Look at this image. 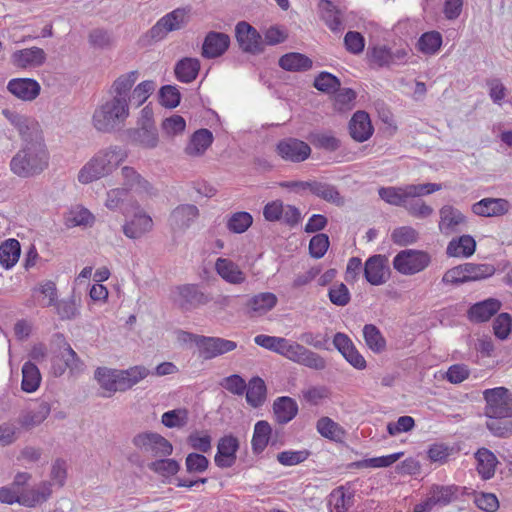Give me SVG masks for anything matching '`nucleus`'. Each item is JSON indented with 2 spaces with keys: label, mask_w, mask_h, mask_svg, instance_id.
Masks as SVG:
<instances>
[{
  "label": "nucleus",
  "mask_w": 512,
  "mask_h": 512,
  "mask_svg": "<svg viewBox=\"0 0 512 512\" xmlns=\"http://www.w3.org/2000/svg\"><path fill=\"white\" fill-rule=\"evenodd\" d=\"M438 183L407 184L403 186L381 187L379 197L389 205L402 207L410 215L425 219L433 214V208L421 199L423 196L440 191Z\"/></svg>",
  "instance_id": "1"
},
{
  "label": "nucleus",
  "mask_w": 512,
  "mask_h": 512,
  "mask_svg": "<svg viewBox=\"0 0 512 512\" xmlns=\"http://www.w3.org/2000/svg\"><path fill=\"white\" fill-rule=\"evenodd\" d=\"M23 141L24 146L12 158L10 167L14 174L28 177L43 171L48 166L49 156L42 134L36 126H33V131Z\"/></svg>",
  "instance_id": "2"
},
{
  "label": "nucleus",
  "mask_w": 512,
  "mask_h": 512,
  "mask_svg": "<svg viewBox=\"0 0 512 512\" xmlns=\"http://www.w3.org/2000/svg\"><path fill=\"white\" fill-rule=\"evenodd\" d=\"M127 158V152L119 147L98 151L79 171L78 180L88 184L111 174Z\"/></svg>",
  "instance_id": "3"
},
{
  "label": "nucleus",
  "mask_w": 512,
  "mask_h": 512,
  "mask_svg": "<svg viewBox=\"0 0 512 512\" xmlns=\"http://www.w3.org/2000/svg\"><path fill=\"white\" fill-rule=\"evenodd\" d=\"M129 116L128 102L124 97H112L101 104L93 114V126L101 132H110Z\"/></svg>",
  "instance_id": "4"
},
{
  "label": "nucleus",
  "mask_w": 512,
  "mask_h": 512,
  "mask_svg": "<svg viewBox=\"0 0 512 512\" xmlns=\"http://www.w3.org/2000/svg\"><path fill=\"white\" fill-rule=\"evenodd\" d=\"M277 354L299 365L314 370H324L326 360L320 354L309 350L304 345L282 337Z\"/></svg>",
  "instance_id": "5"
},
{
  "label": "nucleus",
  "mask_w": 512,
  "mask_h": 512,
  "mask_svg": "<svg viewBox=\"0 0 512 512\" xmlns=\"http://www.w3.org/2000/svg\"><path fill=\"white\" fill-rule=\"evenodd\" d=\"M484 415L487 418H512V392L503 386L483 391Z\"/></svg>",
  "instance_id": "6"
},
{
  "label": "nucleus",
  "mask_w": 512,
  "mask_h": 512,
  "mask_svg": "<svg viewBox=\"0 0 512 512\" xmlns=\"http://www.w3.org/2000/svg\"><path fill=\"white\" fill-rule=\"evenodd\" d=\"M171 300L181 311H192L209 302L198 284H182L171 290Z\"/></svg>",
  "instance_id": "7"
},
{
  "label": "nucleus",
  "mask_w": 512,
  "mask_h": 512,
  "mask_svg": "<svg viewBox=\"0 0 512 512\" xmlns=\"http://www.w3.org/2000/svg\"><path fill=\"white\" fill-rule=\"evenodd\" d=\"M133 445L142 453L153 458L169 457L173 453L172 444L156 432H141L132 439Z\"/></svg>",
  "instance_id": "8"
},
{
  "label": "nucleus",
  "mask_w": 512,
  "mask_h": 512,
  "mask_svg": "<svg viewBox=\"0 0 512 512\" xmlns=\"http://www.w3.org/2000/svg\"><path fill=\"white\" fill-rule=\"evenodd\" d=\"M431 258L428 253L407 249L399 252L393 259V267L403 275H413L423 271Z\"/></svg>",
  "instance_id": "9"
},
{
  "label": "nucleus",
  "mask_w": 512,
  "mask_h": 512,
  "mask_svg": "<svg viewBox=\"0 0 512 512\" xmlns=\"http://www.w3.org/2000/svg\"><path fill=\"white\" fill-rule=\"evenodd\" d=\"M237 343L215 336H204L200 339V346L197 352L198 358L202 360H212L224 354L234 351Z\"/></svg>",
  "instance_id": "10"
},
{
  "label": "nucleus",
  "mask_w": 512,
  "mask_h": 512,
  "mask_svg": "<svg viewBox=\"0 0 512 512\" xmlns=\"http://www.w3.org/2000/svg\"><path fill=\"white\" fill-rule=\"evenodd\" d=\"M408 56L406 49H397L392 51L385 45H375L369 47L367 59L372 67L382 68L404 62Z\"/></svg>",
  "instance_id": "11"
},
{
  "label": "nucleus",
  "mask_w": 512,
  "mask_h": 512,
  "mask_svg": "<svg viewBox=\"0 0 512 512\" xmlns=\"http://www.w3.org/2000/svg\"><path fill=\"white\" fill-rule=\"evenodd\" d=\"M240 448L239 439L233 434H226L219 438L214 463L220 469L231 468L237 460V452Z\"/></svg>",
  "instance_id": "12"
},
{
  "label": "nucleus",
  "mask_w": 512,
  "mask_h": 512,
  "mask_svg": "<svg viewBox=\"0 0 512 512\" xmlns=\"http://www.w3.org/2000/svg\"><path fill=\"white\" fill-rule=\"evenodd\" d=\"M363 274L371 285L379 286L386 283L390 276L388 257L381 254L370 256L364 264Z\"/></svg>",
  "instance_id": "13"
},
{
  "label": "nucleus",
  "mask_w": 512,
  "mask_h": 512,
  "mask_svg": "<svg viewBox=\"0 0 512 512\" xmlns=\"http://www.w3.org/2000/svg\"><path fill=\"white\" fill-rule=\"evenodd\" d=\"M276 153L284 161L300 163L310 157L311 148L302 140L286 138L277 143Z\"/></svg>",
  "instance_id": "14"
},
{
  "label": "nucleus",
  "mask_w": 512,
  "mask_h": 512,
  "mask_svg": "<svg viewBox=\"0 0 512 512\" xmlns=\"http://www.w3.org/2000/svg\"><path fill=\"white\" fill-rule=\"evenodd\" d=\"M236 39L245 52L259 54L264 50V42L260 33L249 23L241 21L235 28Z\"/></svg>",
  "instance_id": "15"
},
{
  "label": "nucleus",
  "mask_w": 512,
  "mask_h": 512,
  "mask_svg": "<svg viewBox=\"0 0 512 512\" xmlns=\"http://www.w3.org/2000/svg\"><path fill=\"white\" fill-rule=\"evenodd\" d=\"M189 10L177 8L166 14L151 28V36L161 39L169 32L182 28L188 19Z\"/></svg>",
  "instance_id": "16"
},
{
  "label": "nucleus",
  "mask_w": 512,
  "mask_h": 512,
  "mask_svg": "<svg viewBox=\"0 0 512 512\" xmlns=\"http://www.w3.org/2000/svg\"><path fill=\"white\" fill-rule=\"evenodd\" d=\"M151 372L144 366H133L126 370L115 369V392H124L145 379Z\"/></svg>",
  "instance_id": "17"
},
{
  "label": "nucleus",
  "mask_w": 512,
  "mask_h": 512,
  "mask_svg": "<svg viewBox=\"0 0 512 512\" xmlns=\"http://www.w3.org/2000/svg\"><path fill=\"white\" fill-rule=\"evenodd\" d=\"M501 302L496 298H488L473 304L467 311V318L473 323L489 321L501 309Z\"/></svg>",
  "instance_id": "18"
},
{
  "label": "nucleus",
  "mask_w": 512,
  "mask_h": 512,
  "mask_svg": "<svg viewBox=\"0 0 512 512\" xmlns=\"http://www.w3.org/2000/svg\"><path fill=\"white\" fill-rule=\"evenodd\" d=\"M374 132L369 114L365 111H357L349 122L350 136L357 142L368 140Z\"/></svg>",
  "instance_id": "19"
},
{
  "label": "nucleus",
  "mask_w": 512,
  "mask_h": 512,
  "mask_svg": "<svg viewBox=\"0 0 512 512\" xmlns=\"http://www.w3.org/2000/svg\"><path fill=\"white\" fill-rule=\"evenodd\" d=\"M8 91L24 101L34 100L40 93V85L30 78H15L8 82Z\"/></svg>",
  "instance_id": "20"
},
{
  "label": "nucleus",
  "mask_w": 512,
  "mask_h": 512,
  "mask_svg": "<svg viewBox=\"0 0 512 512\" xmlns=\"http://www.w3.org/2000/svg\"><path fill=\"white\" fill-rule=\"evenodd\" d=\"M272 408L274 419L280 425H285L292 421L299 411L297 402L289 396L276 398Z\"/></svg>",
  "instance_id": "21"
},
{
  "label": "nucleus",
  "mask_w": 512,
  "mask_h": 512,
  "mask_svg": "<svg viewBox=\"0 0 512 512\" xmlns=\"http://www.w3.org/2000/svg\"><path fill=\"white\" fill-rule=\"evenodd\" d=\"M510 204L502 198H484L473 204L472 211L476 215L493 217L501 216L509 211Z\"/></svg>",
  "instance_id": "22"
},
{
  "label": "nucleus",
  "mask_w": 512,
  "mask_h": 512,
  "mask_svg": "<svg viewBox=\"0 0 512 512\" xmlns=\"http://www.w3.org/2000/svg\"><path fill=\"white\" fill-rule=\"evenodd\" d=\"M230 44L228 35L220 32H210L205 37L202 55L206 58H216L225 53Z\"/></svg>",
  "instance_id": "23"
},
{
  "label": "nucleus",
  "mask_w": 512,
  "mask_h": 512,
  "mask_svg": "<svg viewBox=\"0 0 512 512\" xmlns=\"http://www.w3.org/2000/svg\"><path fill=\"white\" fill-rule=\"evenodd\" d=\"M52 495V484L42 481L37 486L22 491V506L33 508L46 502Z\"/></svg>",
  "instance_id": "24"
},
{
  "label": "nucleus",
  "mask_w": 512,
  "mask_h": 512,
  "mask_svg": "<svg viewBox=\"0 0 512 512\" xmlns=\"http://www.w3.org/2000/svg\"><path fill=\"white\" fill-rule=\"evenodd\" d=\"M12 63L19 68L37 67L44 63L45 53L38 47L18 50L12 54Z\"/></svg>",
  "instance_id": "25"
},
{
  "label": "nucleus",
  "mask_w": 512,
  "mask_h": 512,
  "mask_svg": "<svg viewBox=\"0 0 512 512\" xmlns=\"http://www.w3.org/2000/svg\"><path fill=\"white\" fill-rule=\"evenodd\" d=\"M277 296L271 292L254 295L247 302L250 316H261L272 310L277 304Z\"/></svg>",
  "instance_id": "26"
},
{
  "label": "nucleus",
  "mask_w": 512,
  "mask_h": 512,
  "mask_svg": "<svg viewBox=\"0 0 512 512\" xmlns=\"http://www.w3.org/2000/svg\"><path fill=\"white\" fill-rule=\"evenodd\" d=\"M33 304L40 307H50L56 304L57 288L53 281H46L32 289Z\"/></svg>",
  "instance_id": "27"
},
{
  "label": "nucleus",
  "mask_w": 512,
  "mask_h": 512,
  "mask_svg": "<svg viewBox=\"0 0 512 512\" xmlns=\"http://www.w3.org/2000/svg\"><path fill=\"white\" fill-rule=\"evenodd\" d=\"M213 142V134L208 129H200L194 132L189 143L185 147V153L191 157H198L205 153Z\"/></svg>",
  "instance_id": "28"
},
{
  "label": "nucleus",
  "mask_w": 512,
  "mask_h": 512,
  "mask_svg": "<svg viewBox=\"0 0 512 512\" xmlns=\"http://www.w3.org/2000/svg\"><path fill=\"white\" fill-rule=\"evenodd\" d=\"M477 462L476 469L484 480L492 478L495 474L498 459L495 454L487 448H479L475 452Z\"/></svg>",
  "instance_id": "29"
},
{
  "label": "nucleus",
  "mask_w": 512,
  "mask_h": 512,
  "mask_svg": "<svg viewBox=\"0 0 512 512\" xmlns=\"http://www.w3.org/2000/svg\"><path fill=\"white\" fill-rule=\"evenodd\" d=\"M50 412V403L41 400L35 408L21 414L19 417V424L24 428L38 426L49 416Z\"/></svg>",
  "instance_id": "30"
},
{
  "label": "nucleus",
  "mask_w": 512,
  "mask_h": 512,
  "mask_svg": "<svg viewBox=\"0 0 512 512\" xmlns=\"http://www.w3.org/2000/svg\"><path fill=\"white\" fill-rule=\"evenodd\" d=\"M319 10L322 20L331 31L338 32L344 29L343 15L331 1L321 0Z\"/></svg>",
  "instance_id": "31"
},
{
  "label": "nucleus",
  "mask_w": 512,
  "mask_h": 512,
  "mask_svg": "<svg viewBox=\"0 0 512 512\" xmlns=\"http://www.w3.org/2000/svg\"><path fill=\"white\" fill-rule=\"evenodd\" d=\"M217 273L231 284H241L245 281V274L239 266L227 258H218L215 263Z\"/></svg>",
  "instance_id": "32"
},
{
  "label": "nucleus",
  "mask_w": 512,
  "mask_h": 512,
  "mask_svg": "<svg viewBox=\"0 0 512 512\" xmlns=\"http://www.w3.org/2000/svg\"><path fill=\"white\" fill-rule=\"evenodd\" d=\"M476 242L470 235H462L458 238H453L446 248V253L450 257H463L468 258L474 254Z\"/></svg>",
  "instance_id": "33"
},
{
  "label": "nucleus",
  "mask_w": 512,
  "mask_h": 512,
  "mask_svg": "<svg viewBox=\"0 0 512 512\" xmlns=\"http://www.w3.org/2000/svg\"><path fill=\"white\" fill-rule=\"evenodd\" d=\"M200 70V62L196 58H183L175 65V77L182 83H191L194 81Z\"/></svg>",
  "instance_id": "34"
},
{
  "label": "nucleus",
  "mask_w": 512,
  "mask_h": 512,
  "mask_svg": "<svg viewBox=\"0 0 512 512\" xmlns=\"http://www.w3.org/2000/svg\"><path fill=\"white\" fill-rule=\"evenodd\" d=\"M272 434L271 425L260 420L254 425L253 436L251 440L252 451L255 455L261 454L268 446Z\"/></svg>",
  "instance_id": "35"
},
{
  "label": "nucleus",
  "mask_w": 512,
  "mask_h": 512,
  "mask_svg": "<svg viewBox=\"0 0 512 512\" xmlns=\"http://www.w3.org/2000/svg\"><path fill=\"white\" fill-rule=\"evenodd\" d=\"M21 247L18 240L11 238L0 245V264L5 269L12 268L19 260Z\"/></svg>",
  "instance_id": "36"
},
{
  "label": "nucleus",
  "mask_w": 512,
  "mask_h": 512,
  "mask_svg": "<svg viewBox=\"0 0 512 512\" xmlns=\"http://www.w3.org/2000/svg\"><path fill=\"white\" fill-rule=\"evenodd\" d=\"M41 380L39 368L31 361L25 362L22 366L21 389L26 393H33L40 387Z\"/></svg>",
  "instance_id": "37"
},
{
  "label": "nucleus",
  "mask_w": 512,
  "mask_h": 512,
  "mask_svg": "<svg viewBox=\"0 0 512 512\" xmlns=\"http://www.w3.org/2000/svg\"><path fill=\"white\" fill-rule=\"evenodd\" d=\"M147 467L155 474L166 479L175 476L181 468L180 463L177 460L168 457L157 458L156 460L148 463Z\"/></svg>",
  "instance_id": "38"
},
{
  "label": "nucleus",
  "mask_w": 512,
  "mask_h": 512,
  "mask_svg": "<svg viewBox=\"0 0 512 512\" xmlns=\"http://www.w3.org/2000/svg\"><path fill=\"white\" fill-rule=\"evenodd\" d=\"M279 66L287 71H307L312 67V60L304 54L291 52L279 59Z\"/></svg>",
  "instance_id": "39"
},
{
  "label": "nucleus",
  "mask_w": 512,
  "mask_h": 512,
  "mask_svg": "<svg viewBox=\"0 0 512 512\" xmlns=\"http://www.w3.org/2000/svg\"><path fill=\"white\" fill-rule=\"evenodd\" d=\"M316 430L322 437L331 441H341L345 435V430L337 422L327 416L318 419Z\"/></svg>",
  "instance_id": "40"
},
{
  "label": "nucleus",
  "mask_w": 512,
  "mask_h": 512,
  "mask_svg": "<svg viewBox=\"0 0 512 512\" xmlns=\"http://www.w3.org/2000/svg\"><path fill=\"white\" fill-rule=\"evenodd\" d=\"M363 337L368 348L376 354L386 349V339L374 324H366L363 327Z\"/></svg>",
  "instance_id": "41"
},
{
  "label": "nucleus",
  "mask_w": 512,
  "mask_h": 512,
  "mask_svg": "<svg viewBox=\"0 0 512 512\" xmlns=\"http://www.w3.org/2000/svg\"><path fill=\"white\" fill-rule=\"evenodd\" d=\"M246 401L252 407H259L263 404L266 396L265 382L259 377H253L246 387Z\"/></svg>",
  "instance_id": "42"
},
{
  "label": "nucleus",
  "mask_w": 512,
  "mask_h": 512,
  "mask_svg": "<svg viewBox=\"0 0 512 512\" xmlns=\"http://www.w3.org/2000/svg\"><path fill=\"white\" fill-rule=\"evenodd\" d=\"M403 452H397L385 456L368 458L360 461L353 462L350 466L354 468H385L397 462L402 456Z\"/></svg>",
  "instance_id": "43"
},
{
  "label": "nucleus",
  "mask_w": 512,
  "mask_h": 512,
  "mask_svg": "<svg viewBox=\"0 0 512 512\" xmlns=\"http://www.w3.org/2000/svg\"><path fill=\"white\" fill-rule=\"evenodd\" d=\"M467 282L480 281L494 275L496 268L488 263H464Z\"/></svg>",
  "instance_id": "44"
},
{
  "label": "nucleus",
  "mask_w": 512,
  "mask_h": 512,
  "mask_svg": "<svg viewBox=\"0 0 512 512\" xmlns=\"http://www.w3.org/2000/svg\"><path fill=\"white\" fill-rule=\"evenodd\" d=\"M441 45L442 36L437 31H430L422 34L417 42L418 50L427 55H433L438 52Z\"/></svg>",
  "instance_id": "45"
},
{
  "label": "nucleus",
  "mask_w": 512,
  "mask_h": 512,
  "mask_svg": "<svg viewBox=\"0 0 512 512\" xmlns=\"http://www.w3.org/2000/svg\"><path fill=\"white\" fill-rule=\"evenodd\" d=\"M122 176L128 191L134 187L143 192H150L152 189L151 184L144 179L134 168L125 166L122 168Z\"/></svg>",
  "instance_id": "46"
},
{
  "label": "nucleus",
  "mask_w": 512,
  "mask_h": 512,
  "mask_svg": "<svg viewBox=\"0 0 512 512\" xmlns=\"http://www.w3.org/2000/svg\"><path fill=\"white\" fill-rule=\"evenodd\" d=\"M352 502L353 494H347L342 486L338 487L330 494L329 504L332 506L330 512H348Z\"/></svg>",
  "instance_id": "47"
},
{
  "label": "nucleus",
  "mask_w": 512,
  "mask_h": 512,
  "mask_svg": "<svg viewBox=\"0 0 512 512\" xmlns=\"http://www.w3.org/2000/svg\"><path fill=\"white\" fill-rule=\"evenodd\" d=\"M61 352L62 359L63 361H65L70 375L78 376L85 371V363L80 359V357L68 343H65L64 348Z\"/></svg>",
  "instance_id": "48"
},
{
  "label": "nucleus",
  "mask_w": 512,
  "mask_h": 512,
  "mask_svg": "<svg viewBox=\"0 0 512 512\" xmlns=\"http://www.w3.org/2000/svg\"><path fill=\"white\" fill-rule=\"evenodd\" d=\"M486 428L495 437L508 438L512 435V418H488Z\"/></svg>",
  "instance_id": "49"
},
{
  "label": "nucleus",
  "mask_w": 512,
  "mask_h": 512,
  "mask_svg": "<svg viewBox=\"0 0 512 512\" xmlns=\"http://www.w3.org/2000/svg\"><path fill=\"white\" fill-rule=\"evenodd\" d=\"M138 71H130L119 76L113 83L112 89L115 93L113 97H124L127 100V94L138 79Z\"/></svg>",
  "instance_id": "50"
},
{
  "label": "nucleus",
  "mask_w": 512,
  "mask_h": 512,
  "mask_svg": "<svg viewBox=\"0 0 512 512\" xmlns=\"http://www.w3.org/2000/svg\"><path fill=\"white\" fill-rule=\"evenodd\" d=\"M309 190L316 196L333 203H339L341 197L337 189L330 184L321 182L307 183Z\"/></svg>",
  "instance_id": "51"
},
{
  "label": "nucleus",
  "mask_w": 512,
  "mask_h": 512,
  "mask_svg": "<svg viewBox=\"0 0 512 512\" xmlns=\"http://www.w3.org/2000/svg\"><path fill=\"white\" fill-rule=\"evenodd\" d=\"M209 459L197 452L189 453L185 458V468L188 474H202L209 468Z\"/></svg>",
  "instance_id": "52"
},
{
  "label": "nucleus",
  "mask_w": 512,
  "mask_h": 512,
  "mask_svg": "<svg viewBox=\"0 0 512 512\" xmlns=\"http://www.w3.org/2000/svg\"><path fill=\"white\" fill-rule=\"evenodd\" d=\"M3 115L11 124L18 128L23 139L29 137V133L33 131V126H36V128L39 129L37 123L30 122L27 118L9 109H4Z\"/></svg>",
  "instance_id": "53"
},
{
  "label": "nucleus",
  "mask_w": 512,
  "mask_h": 512,
  "mask_svg": "<svg viewBox=\"0 0 512 512\" xmlns=\"http://www.w3.org/2000/svg\"><path fill=\"white\" fill-rule=\"evenodd\" d=\"M456 493V486L434 485L431 488L429 495L435 505L445 506L452 502V500L456 497Z\"/></svg>",
  "instance_id": "54"
},
{
  "label": "nucleus",
  "mask_w": 512,
  "mask_h": 512,
  "mask_svg": "<svg viewBox=\"0 0 512 512\" xmlns=\"http://www.w3.org/2000/svg\"><path fill=\"white\" fill-rule=\"evenodd\" d=\"M311 455L307 449L285 450L277 454V461L283 466H295L306 461Z\"/></svg>",
  "instance_id": "55"
},
{
  "label": "nucleus",
  "mask_w": 512,
  "mask_h": 512,
  "mask_svg": "<svg viewBox=\"0 0 512 512\" xmlns=\"http://www.w3.org/2000/svg\"><path fill=\"white\" fill-rule=\"evenodd\" d=\"M330 390L324 385L310 386L302 390L303 400L313 406L319 405L324 399L330 397Z\"/></svg>",
  "instance_id": "56"
},
{
  "label": "nucleus",
  "mask_w": 512,
  "mask_h": 512,
  "mask_svg": "<svg viewBox=\"0 0 512 512\" xmlns=\"http://www.w3.org/2000/svg\"><path fill=\"white\" fill-rule=\"evenodd\" d=\"M94 220V215L79 204L72 206L66 215V221L70 224H92Z\"/></svg>",
  "instance_id": "57"
},
{
  "label": "nucleus",
  "mask_w": 512,
  "mask_h": 512,
  "mask_svg": "<svg viewBox=\"0 0 512 512\" xmlns=\"http://www.w3.org/2000/svg\"><path fill=\"white\" fill-rule=\"evenodd\" d=\"M188 413L185 409H174L163 413L161 422L168 428H181L187 424Z\"/></svg>",
  "instance_id": "58"
},
{
  "label": "nucleus",
  "mask_w": 512,
  "mask_h": 512,
  "mask_svg": "<svg viewBox=\"0 0 512 512\" xmlns=\"http://www.w3.org/2000/svg\"><path fill=\"white\" fill-rule=\"evenodd\" d=\"M314 87L319 91L331 94L339 89L340 81L331 73L321 72L314 80Z\"/></svg>",
  "instance_id": "59"
},
{
  "label": "nucleus",
  "mask_w": 512,
  "mask_h": 512,
  "mask_svg": "<svg viewBox=\"0 0 512 512\" xmlns=\"http://www.w3.org/2000/svg\"><path fill=\"white\" fill-rule=\"evenodd\" d=\"M328 298L332 304L343 307L349 304L351 294L344 283H336L329 288Z\"/></svg>",
  "instance_id": "60"
},
{
  "label": "nucleus",
  "mask_w": 512,
  "mask_h": 512,
  "mask_svg": "<svg viewBox=\"0 0 512 512\" xmlns=\"http://www.w3.org/2000/svg\"><path fill=\"white\" fill-rule=\"evenodd\" d=\"M511 329L512 316L507 312L498 314L493 322V331L495 336L500 340H505L511 333Z\"/></svg>",
  "instance_id": "61"
},
{
  "label": "nucleus",
  "mask_w": 512,
  "mask_h": 512,
  "mask_svg": "<svg viewBox=\"0 0 512 512\" xmlns=\"http://www.w3.org/2000/svg\"><path fill=\"white\" fill-rule=\"evenodd\" d=\"M187 443L192 449L201 452V454L209 452L212 448V438L208 432L203 435L198 431L190 433L187 437Z\"/></svg>",
  "instance_id": "62"
},
{
  "label": "nucleus",
  "mask_w": 512,
  "mask_h": 512,
  "mask_svg": "<svg viewBox=\"0 0 512 512\" xmlns=\"http://www.w3.org/2000/svg\"><path fill=\"white\" fill-rule=\"evenodd\" d=\"M391 237L395 244L405 246L414 243L418 233L412 226H399L394 229Z\"/></svg>",
  "instance_id": "63"
},
{
  "label": "nucleus",
  "mask_w": 512,
  "mask_h": 512,
  "mask_svg": "<svg viewBox=\"0 0 512 512\" xmlns=\"http://www.w3.org/2000/svg\"><path fill=\"white\" fill-rule=\"evenodd\" d=\"M154 89L155 85L153 81H143L133 90L130 101L139 107L149 98Z\"/></svg>",
  "instance_id": "64"
}]
</instances>
